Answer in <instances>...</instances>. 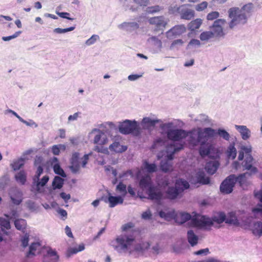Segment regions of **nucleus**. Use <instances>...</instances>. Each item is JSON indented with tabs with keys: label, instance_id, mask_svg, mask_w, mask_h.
I'll use <instances>...</instances> for the list:
<instances>
[{
	"label": "nucleus",
	"instance_id": "7ed1b4c3",
	"mask_svg": "<svg viewBox=\"0 0 262 262\" xmlns=\"http://www.w3.org/2000/svg\"><path fill=\"white\" fill-rule=\"evenodd\" d=\"M226 216L225 214L221 212L214 215L212 219L205 215L196 214L191 219L190 222L193 227H204L212 226L213 222L221 224L224 221L226 222Z\"/></svg>",
	"mask_w": 262,
	"mask_h": 262
},
{
	"label": "nucleus",
	"instance_id": "bf43d9fd",
	"mask_svg": "<svg viewBox=\"0 0 262 262\" xmlns=\"http://www.w3.org/2000/svg\"><path fill=\"white\" fill-rule=\"evenodd\" d=\"M220 16V14L217 11H212L209 13L207 15V19L208 20H212L217 18Z\"/></svg>",
	"mask_w": 262,
	"mask_h": 262
},
{
	"label": "nucleus",
	"instance_id": "2f4dec72",
	"mask_svg": "<svg viewBox=\"0 0 262 262\" xmlns=\"http://www.w3.org/2000/svg\"><path fill=\"white\" fill-rule=\"evenodd\" d=\"M226 223L237 225H238L239 222L235 215V213L234 212H229L226 216Z\"/></svg>",
	"mask_w": 262,
	"mask_h": 262
},
{
	"label": "nucleus",
	"instance_id": "a18cd8bd",
	"mask_svg": "<svg viewBox=\"0 0 262 262\" xmlns=\"http://www.w3.org/2000/svg\"><path fill=\"white\" fill-rule=\"evenodd\" d=\"M210 151V148L209 146H207L204 145V144H202L199 149L200 155L202 157H204L206 156H207L209 154Z\"/></svg>",
	"mask_w": 262,
	"mask_h": 262
},
{
	"label": "nucleus",
	"instance_id": "aec40b11",
	"mask_svg": "<svg viewBox=\"0 0 262 262\" xmlns=\"http://www.w3.org/2000/svg\"><path fill=\"white\" fill-rule=\"evenodd\" d=\"M42 162V158L41 157L37 158L34 162V165L37 166V170L35 175L33 177L34 181H38L39 180L40 175L43 172L42 165L41 164Z\"/></svg>",
	"mask_w": 262,
	"mask_h": 262
},
{
	"label": "nucleus",
	"instance_id": "dca6fc26",
	"mask_svg": "<svg viewBox=\"0 0 262 262\" xmlns=\"http://www.w3.org/2000/svg\"><path fill=\"white\" fill-rule=\"evenodd\" d=\"M139 185L140 188L143 190H147V191L149 188L153 186L150 177L149 176L142 177L139 181Z\"/></svg>",
	"mask_w": 262,
	"mask_h": 262
},
{
	"label": "nucleus",
	"instance_id": "ea45409f",
	"mask_svg": "<svg viewBox=\"0 0 262 262\" xmlns=\"http://www.w3.org/2000/svg\"><path fill=\"white\" fill-rule=\"evenodd\" d=\"M25 164L24 159L23 158H20L17 160L13 161V162L11 164V167L14 170H17L19 169L21 167H22Z\"/></svg>",
	"mask_w": 262,
	"mask_h": 262
},
{
	"label": "nucleus",
	"instance_id": "1a4fd4ad",
	"mask_svg": "<svg viewBox=\"0 0 262 262\" xmlns=\"http://www.w3.org/2000/svg\"><path fill=\"white\" fill-rule=\"evenodd\" d=\"M107 141L108 139L103 133H101L96 135L94 139V143L97 144V145L95 147L94 150L103 154L108 152L107 149L102 146L106 144Z\"/></svg>",
	"mask_w": 262,
	"mask_h": 262
},
{
	"label": "nucleus",
	"instance_id": "a878e982",
	"mask_svg": "<svg viewBox=\"0 0 262 262\" xmlns=\"http://www.w3.org/2000/svg\"><path fill=\"white\" fill-rule=\"evenodd\" d=\"M235 128L240 133L243 140H246L250 137V130L244 125H235Z\"/></svg>",
	"mask_w": 262,
	"mask_h": 262
},
{
	"label": "nucleus",
	"instance_id": "4d7b16f0",
	"mask_svg": "<svg viewBox=\"0 0 262 262\" xmlns=\"http://www.w3.org/2000/svg\"><path fill=\"white\" fill-rule=\"evenodd\" d=\"M208 5V3L206 1H204L196 5L195 7V9L197 11H202L207 8Z\"/></svg>",
	"mask_w": 262,
	"mask_h": 262
},
{
	"label": "nucleus",
	"instance_id": "f03ea898",
	"mask_svg": "<svg viewBox=\"0 0 262 262\" xmlns=\"http://www.w3.org/2000/svg\"><path fill=\"white\" fill-rule=\"evenodd\" d=\"M253 9V4L249 3L244 5L241 10L233 7L228 10L229 17L232 19L229 23L231 29L238 24H244L247 22V16L249 15Z\"/></svg>",
	"mask_w": 262,
	"mask_h": 262
},
{
	"label": "nucleus",
	"instance_id": "69168bd1",
	"mask_svg": "<svg viewBox=\"0 0 262 262\" xmlns=\"http://www.w3.org/2000/svg\"><path fill=\"white\" fill-rule=\"evenodd\" d=\"M21 33V31H17V32H16L14 34H13L12 35H11V36H4L2 37V39L4 40V41H9L12 39H14L17 37H18L20 34Z\"/></svg>",
	"mask_w": 262,
	"mask_h": 262
},
{
	"label": "nucleus",
	"instance_id": "774afa93",
	"mask_svg": "<svg viewBox=\"0 0 262 262\" xmlns=\"http://www.w3.org/2000/svg\"><path fill=\"white\" fill-rule=\"evenodd\" d=\"M160 10V8L159 6L149 7L147 8V12L150 13L159 12Z\"/></svg>",
	"mask_w": 262,
	"mask_h": 262
},
{
	"label": "nucleus",
	"instance_id": "6e6d98bb",
	"mask_svg": "<svg viewBox=\"0 0 262 262\" xmlns=\"http://www.w3.org/2000/svg\"><path fill=\"white\" fill-rule=\"evenodd\" d=\"M248 174V172H245L242 174H240L237 177L235 176L236 182H237L240 186H242L245 182L246 176Z\"/></svg>",
	"mask_w": 262,
	"mask_h": 262
},
{
	"label": "nucleus",
	"instance_id": "79ce46f5",
	"mask_svg": "<svg viewBox=\"0 0 262 262\" xmlns=\"http://www.w3.org/2000/svg\"><path fill=\"white\" fill-rule=\"evenodd\" d=\"M160 168L162 171L167 172L172 170V165L168 161H162L160 164Z\"/></svg>",
	"mask_w": 262,
	"mask_h": 262
},
{
	"label": "nucleus",
	"instance_id": "603ef678",
	"mask_svg": "<svg viewBox=\"0 0 262 262\" xmlns=\"http://www.w3.org/2000/svg\"><path fill=\"white\" fill-rule=\"evenodd\" d=\"M135 227V225L132 222H128L124 225H123L122 227V231L124 232H127L129 231H131L132 232L135 231V230L134 229Z\"/></svg>",
	"mask_w": 262,
	"mask_h": 262
},
{
	"label": "nucleus",
	"instance_id": "6e6552de",
	"mask_svg": "<svg viewBox=\"0 0 262 262\" xmlns=\"http://www.w3.org/2000/svg\"><path fill=\"white\" fill-rule=\"evenodd\" d=\"M188 136L187 131L182 129H170L167 132V138L173 141H180Z\"/></svg>",
	"mask_w": 262,
	"mask_h": 262
},
{
	"label": "nucleus",
	"instance_id": "e433bc0d",
	"mask_svg": "<svg viewBox=\"0 0 262 262\" xmlns=\"http://www.w3.org/2000/svg\"><path fill=\"white\" fill-rule=\"evenodd\" d=\"M16 181L24 185L26 182L27 176L24 170H21L18 172L15 176Z\"/></svg>",
	"mask_w": 262,
	"mask_h": 262
},
{
	"label": "nucleus",
	"instance_id": "f3484780",
	"mask_svg": "<svg viewBox=\"0 0 262 262\" xmlns=\"http://www.w3.org/2000/svg\"><path fill=\"white\" fill-rule=\"evenodd\" d=\"M183 145L180 144L179 147H176L174 144L168 145L166 147L167 158L168 160H172L175 153L182 149Z\"/></svg>",
	"mask_w": 262,
	"mask_h": 262
},
{
	"label": "nucleus",
	"instance_id": "f8f14e48",
	"mask_svg": "<svg viewBox=\"0 0 262 262\" xmlns=\"http://www.w3.org/2000/svg\"><path fill=\"white\" fill-rule=\"evenodd\" d=\"M147 193L148 195L149 198L151 200L160 201L164 198L162 192L157 186H153L152 187L149 188L147 191Z\"/></svg>",
	"mask_w": 262,
	"mask_h": 262
},
{
	"label": "nucleus",
	"instance_id": "393cba45",
	"mask_svg": "<svg viewBox=\"0 0 262 262\" xmlns=\"http://www.w3.org/2000/svg\"><path fill=\"white\" fill-rule=\"evenodd\" d=\"M251 231L256 236L259 237L262 236V222L260 221L254 222L251 227Z\"/></svg>",
	"mask_w": 262,
	"mask_h": 262
},
{
	"label": "nucleus",
	"instance_id": "58836bf2",
	"mask_svg": "<svg viewBox=\"0 0 262 262\" xmlns=\"http://www.w3.org/2000/svg\"><path fill=\"white\" fill-rule=\"evenodd\" d=\"M144 168L149 173L154 172L157 171V167L155 164H150L145 161L143 163Z\"/></svg>",
	"mask_w": 262,
	"mask_h": 262
},
{
	"label": "nucleus",
	"instance_id": "473e14b6",
	"mask_svg": "<svg viewBox=\"0 0 262 262\" xmlns=\"http://www.w3.org/2000/svg\"><path fill=\"white\" fill-rule=\"evenodd\" d=\"M187 238L189 243L192 246H194L196 245L198 241V236L194 233L193 231L191 230L187 232Z\"/></svg>",
	"mask_w": 262,
	"mask_h": 262
},
{
	"label": "nucleus",
	"instance_id": "680f3d73",
	"mask_svg": "<svg viewBox=\"0 0 262 262\" xmlns=\"http://www.w3.org/2000/svg\"><path fill=\"white\" fill-rule=\"evenodd\" d=\"M9 179L6 176L0 178V189H3L8 184Z\"/></svg>",
	"mask_w": 262,
	"mask_h": 262
},
{
	"label": "nucleus",
	"instance_id": "c85d7f7f",
	"mask_svg": "<svg viewBox=\"0 0 262 262\" xmlns=\"http://www.w3.org/2000/svg\"><path fill=\"white\" fill-rule=\"evenodd\" d=\"M197 181L199 183L202 184H208L210 182L209 177H206L204 171H200L196 173Z\"/></svg>",
	"mask_w": 262,
	"mask_h": 262
},
{
	"label": "nucleus",
	"instance_id": "2eb2a0df",
	"mask_svg": "<svg viewBox=\"0 0 262 262\" xmlns=\"http://www.w3.org/2000/svg\"><path fill=\"white\" fill-rule=\"evenodd\" d=\"M149 23L151 25H155L157 30L163 29L167 24L163 16H157L150 18L149 19Z\"/></svg>",
	"mask_w": 262,
	"mask_h": 262
},
{
	"label": "nucleus",
	"instance_id": "052dcab7",
	"mask_svg": "<svg viewBox=\"0 0 262 262\" xmlns=\"http://www.w3.org/2000/svg\"><path fill=\"white\" fill-rule=\"evenodd\" d=\"M49 180V176H43L42 179H41L40 181H36L37 182V187L39 188V186H44L48 182Z\"/></svg>",
	"mask_w": 262,
	"mask_h": 262
},
{
	"label": "nucleus",
	"instance_id": "13d9d810",
	"mask_svg": "<svg viewBox=\"0 0 262 262\" xmlns=\"http://www.w3.org/2000/svg\"><path fill=\"white\" fill-rule=\"evenodd\" d=\"M74 29H75V27H71L66 28V29H61V28H58L55 29L54 30V32L56 33L61 34V33H66V32H68L69 31H73L74 30Z\"/></svg>",
	"mask_w": 262,
	"mask_h": 262
},
{
	"label": "nucleus",
	"instance_id": "864d4df0",
	"mask_svg": "<svg viewBox=\"0 0 262 262\" xmlns=\"http://www.w3.org/2000/svg\"><path fill=\"white\" fill-rule=\"evenodd\" d=\"M116 190L124 196L127 194L126 186L122 182H120L118 184L116 187Z\"/></svg>",
	"mask_w": 262,
	"mask_h": 262
},
{
	"label": "nucleus",
	"instance_id": "c03bdc74",
	"mask_svg": "<svg viewBox=\"0 0 262 262\" xmlns=\"http://www.w3.org/2000/svg\"><path fill=\"white\" fill-rule=\"evenodd\" d=\"M53 170L56 174H58L63 178L66 177V174L64 172L62 168L60 167L59 163H56L54 165Z\"/></svg>",
	"mask_w": 262,
	"mask_h": 262
},
{
	"label": "nucleus",
	"instance_id": "a211bd4d",
	"mask_svg": "<svg viewBox=\"0 0 262 262\" xmlns=\"http://www.w3.org/2000/svg\"><path fill=\"white\" fill-rule=\"evenodd\" d=\"M10 198L12 202L14 204L19 205L22 202V193L16 189H14L11 190Z\"/></svg>",
	"mask_w": 262,
	"mask_h": 262
},
{
	"label": "nucleus",
	"instance_id": "20e7f679",
	"mask_svg": "<svg viewBox=\"0 0 262 262\" xmlns=\"http://www.w3.org/2000/svg\"><path fill=\"white\" fill-rule=\"evenodd\" d=\"M189 187V183L182 179L176 180L174 187H169L165 192V199L171 200L177 199L182 192Z\"/></svg>",
	"mask_w": 262,
	"mask_h": 262
},
{
	"label": "nucleus",
	"instance_id": "39448f33",
	"mask_svg": "<svg viewBox=\"0 0 262 262\" xmlns=\"http://www.w3.org/2000/svg\"><path fill=\"white\" fill-rule=\"evenodd\" d=\"M90 154H86L79 161V154L78 152H74L72 154L71 159L70 169L73 173H76L78 172L80 168V163H81L82 167H85L88 162L89 159V155Z\"/></svg>",
	"mask_w": 262,
	"mask_h": 262
},
{
	"label": "nucleus",
	"instance_id": "9b49d317",
	"mask_svg": "<svg viewBox=\"0 0 262 262\" xmlns=\"http://www.w3.org/2000/svg\"><path fill=\"white\" fill-rule=\"evenodd\" d=\"M187 6L189 5H182L177 8V11L180 14L182 19L190 20L194 17L195 12L193 10L187 8Z\"/></svg>",
	"mask_w": 262,
	"mask_h": 262
},
{
	"label": "nucleus",
	"instance_id": "0eeeda50",
	"mask_svg": "<svg viewBox=\"0 0 262 262\" xmlns=\"http://www.w3.org/2000/svg\"><path fill=\"white\" fill-rule=\"evenodd\" d=\"M119 132L125 135L129 134L138 130V124L136 121L126 120L119 125Z\"/></svg>",
	"mask_w": 262,
	"mask_h": 262
},
{
	"label": "nucleus",
	"instance_id": "72a5a7b5",
	"mask_svg": "<svg viewBox=\"0 0 262 262\" xmlns=\"http://www.w3.org/2000/svg\"><path fill=\"white\" fill-rule=\"evenodd\" d=\"M14 225L17 230L24 233L27 226V222L25 220L17 219L14 221Z\"/></svg>",
	"mask_w": 262,
	"mask_h": 262
},
{
	"label": "nucleus",
	"instance_id": "423d86ee",
	"mask_svg": "<svg viewBox=\"0 0 262 262\" xmlns=\"http://www.w3.org/2000/svg\"><path fill=\"white\" fill-rule=\"evenodd\" d=\"M236 183L235 175L230 174L227 177L220 185V191L224 194H229L233 191Z\"/></svg>",
	"mask_w": 262,
	"mask_h": 262
},
{
	"label": "nucleus",
	"instance_id": "b1692460",
	"mask_svg": "<svg viewBox=\"0 0 262 262\" xmlns=\"http://www.w3.org/2000/svg\"><path fill=\"white\" fill-rule=\"evenodd\" d=\"M187 132L188 133V136L189 137L188 140L189 143L193 146L198 145L200 142L197 134V130L193 129Z\"/></svg>",
	"mask_w": 262,
	"mask_h": 262
},
{
	"label": "nucleus",
	"instance_id": "a19ab883",
	"mask_svg": "<svg viewBox=\"0 0 262 262\" xmlns=\"http://www.w3.org/2000/svg\"><path fill=\"white\" fill-rule=\"evenodd\" d=\"M150 247V244L148 242H142L137 244L135 247V250L137 252H143L147 249Z\"/></svg>",
	"mask_w": 262,
	"mask_h": 262
},
{
	"label": "nucleus",
	"instance_id": "8fccbe9b",
	"mask_svg": "<svg viewBox=\"0 0 262 262\" xmlns=\"http://www.w3.org/2000/svg\"><path fill=\"white\" fill-rule=\"evenodd\" d=\"M84 249V245L82 244L78 246V248H71L68 250V253L70 255L76 254L78 252L83 251Z\"/></svg>",
	"mask_w": 262,
	"mask_h": 262
},
{
	"label": "nucleus",
	"instance_id": "f257e3e1",
	"mask_svg": "<svg viewBox=\"0 0 262 262\" xmlns=\"http://www.w3.org/2000/svg\"><path fill=\"white\" fill-rule=\"evenodd\" d=\"M252 151L251 148L242 146L241 150L239 151L238 160L239 161H243L242 164L238 161H234L232 163V167L235 170L239 169L241 165L242 166L243 170H247L249 171L248 172L249 176H251L257 172V168L254 166L253 162L254 159L252 156L251 153Z\"/></svg>",
	"mask_w": 262,
	"mask_h": 262
},
{
	"label": "nucleus",
	"instance_id": "0e129e2a",
	"mask_svg": "<svg viewBox=\"0 0 262 262\" xmlns=\"http://www.w3.org/2000/svg\"><path fill=\"white\" fill-rule=\"evenodd\" d=\"M21 239V246L24 248H26L28 245L29 234L28 233H26Z\"/></svg>",
	"mask_w": 262,
	"mask_h": 262
},
{
	"label": "nucleus",
	"instance_id": "412c9836",
	"mask_svg": "<svg viewBox=\"0 0 262 262\" xmlns=\"http://www.w3.org/2000/svg\"><path fill=\"white\" fill-rule=\"evenodd\" d=\"M41 244L39 242L33 243L29 247V251L26 254V257H29L30 256H34L36 253H40Z\"/></svg>",
	"mask_w": 262,
	"mask_h": 262
},
{
	"label": "nucleus",
	"instance_id": "09e8293b",
	"mask_svg": "<svg viewBox=\"0 0 262 262\" xmlns=\"http://www.w3.org/2000/svg\"><path fill=\"white\" fill-rule=\"evenodd\" d=\"M213 36V33L211 31H205L202 32L200 36V38L202 41L208 40Z\"/></svg>",
	"mask_w": 262,
	"mask_h": 262
},
{
	"label": "nucleus",
	"instance_id": "338daca9",
	"mask_svg": "<svg viewBox=\"0 0 262 262\" xmlns=\"http://www.w3.org/2000/svg\"><path fill=\"white\" fill-rule=\"evenodd\" d=\"M164 144V140L163 139H162L161 138H159L154 141L151 147V148L152 149H155L158 145H162Z\"/></svg>",
	"mask_w": 262,
	"mask_h": 262
},
{
	"label": "nucleus",
	"instance_id": "c756f323",
	"mask_svg": "<svg viewBox=\"0 0 262 262\" xmlns=\"http://www.w3.org/2000/svg\"><path fill=\"white\" fill-rule=\"evenodd\" d=\"M110 149L116 152H122L127 149V147L120 145L119 142H115L110 146Z\"/></svg>",
	"mask_w": 262,
	"mask_h": 262
},
{
	"label": "nucleus",
	"instance_id": "4c0bfd02",
	"mask_svg": "<svg viewBox=\"0 0 262 262\" xmlns=\"http://www.w3.org/2000/svg\"><path fill=\"white\" fill-rule=\"evenodd\" d=\"M159 120H153L148 117L144 118L142 123L147 127H153L155 124L159 122Z\"/></svg>",
	"mask_w": 262,
	"mask_h": 262
},
{
	"label": "nucleus",
	"instance_id": "6ab92c4d",
	"mask_svg": "<svg viewBox=\"0 0 262 262\" xmlns=\"http://www.w3.org/2000/svg\"><path fill=\"white\" fill-rule=\"evenodd\" d=\"M191 219L189 213L186 212H176L175 222L179 224H182Z\"/></svg>",
	"mask_w": 262,
	"mask_h": 262
},
{
	"label": "nucleus",
	"instance_id": "e2e57ef3",
	"mask_svg": "<svg viewBox=\"0 0 262 262\" xmlns=\"http://www.w3.org/2000/svg\"><path fill=\"white\" fill-rule=\"evenodd\" d=\"M99 38V37L97 35H93L89 39H88L85 43L88 46H90L94 44L97 40Z\"/></svg>",
	"mask_w": 262,
	"mask_h": 262
},
{
	"label": "nucleus",
	"instance_id": "49530a36",
	"mask_svg": "<svg viewBox=\"0 0 262 262\" xmlns=\"http://www.w3.org/2000/svg\"><path fill=\"white\" fill-rule=\"evenodd\" d=\"M197 134L199 139V142L202 144H205L208 139L206 134H205L204 129H199L197 130Z\"/></svg>",
	"mask_w": 262,
	"mask_h": 262
},
{
	"label": "nucleus",
	"instance_id": "4be33fe9",
	"mask_svg": "<svg viewBox=\"0 0 262 262\" xmlns=\"http://www.w3.org/2000/svg\"><path fill=\"white\" fill-rule=\"evenodd\" d=\"M0 226L1 231L3 234L6 235H9L10 232L7 231L11 228V225L9 219H5L3 217H0Z\"/></svg>",
	"mask_w": 262,
	"mask_h": 262
},
{
	"label": "nucleus",
	"instance_id": "f704fd0d",
	"mask_svg": "<svg viewBox=\"0 0 262 262\" xmlns=\"http://www.w3.org/2000/svg\"><path fill=\"white\" fill-rule=\"evenodd\" d=\"M64 180L62 178L55 176L52 182V186L53 189H60L62 187Z\"/></svg>",
	"mask_w": 262,
	"mask_h": 262
},
{
	"label": "nucleus",
	"instance_id": "de8ad7c7",
	"mask_svg": "<svg viewBox=\"0 0 262 262\" xmlns=\"http://www.w3.org/2000/svg\"><path fill=\"white\" fill-rule=\"evenodd\" d=\"M133 171L131 169L127 170L126 171L123 172L119 176L120 178H122L123 180H128L129 178H133L134 177Z\"/></svg>",
	"mask_w": 262,
	"mask_h": 262
},
{
	"label": "nucleus",
	"instance_id": "c9c22d12",
	"mask_svg": "<svg viewBox=\"0 0 262 262\" xmlns=\"http://www.w3.org/2000/svg\"><path fill=\"white\" fill-rule=\"evenodd\" d=\"M202 24V20L201 18H196L192 20L188 24V28L191 31H194L199 29Z\"/></svg>",
	"mask_w": 262,
	"mask_h": 262
},
{
	"label": "nucleus",
	"instance_id": "5701e85b",
	"mask_svg": "<svg viewBox=\"0 0 262 262\" xmlns=\"http://www.w3.org/2000/svg\"><path fill=\"white\" fill-rule=\"evenodd\" d=\"M219 166V163L217 161H210L206 163L205 168L208 173L213 174L216 171Z\"/></svg>",
	"mask_w": 262,
	"mask_h": 262
},
{
	"label": "nucleus",
	"instance_id": "3c124183",
	"mask_svg": "<svg viewBox=\"0 0 262 262\" xmlns=\"http://www.w3.org/2000/svg\"><path fill=\"white\" fill-rule=\"evenodd\" d=\"M216 134H217L220 137H222L224 139L228 141L229 140L230 135L225 129L219 128V129H217Z\"/></svg>",
	"mask_w": 262,
	"mask_h": 262
},
{
	"label": "nucleus",
	"instance_id": "cd10ccee",
	"mask_svg": "<svg viewBox=\"0 0 262 262\" xmlns=\"http://www.w3.org/2000/svg\"><path fill=\"white\" fill-rule=\"evenodd\" d=\"M227 156L228 159H234L236 157L237 151L234 143L230 144L226 150Z\"/></svg>",
	"mask_w": 262,
	"mask_h": 262
},
{
	"label": "nucleus",
	"instance_id": "5fc2aeb1",
	"mask_svg": "<svg viewBox=\"0 0 262 262\" xmlns=\"http://www.w3.org/2000/svg\"><path fill=\"white\" fill-rule=\"evenodd\" d=\"M203 129L205 132V134H206L207 139H208L209 138L213 137L216 134L215 130L210 127L205 128Z\"/></svg>",
	"mask_w": 262,
	"mask_h": 262
},
{
	"label": "nucleus",
	"instance_id": "37998d69",
	"mask_svg": "<svg viewBox=\"0 0 262 262\" xmlns=\"http://www.w3.org/2000/svg\"><path fill=\"white\" fill-rule=\"evenodd\" d=\"M48 256H53V260H54V262H56L59 259V256L58 255L57 252L55 250L52 249L51 248H49L48 250L47 254L45 256V259Z\"/></svg>",
	"mask_w": 262,
	"mask_h": 262
},
{
	"label": "nucleus",
	"instance_id": "ddd939ff",
	"mask_svg": "<svg viewBox=\"0 0 262 262\" xmlns=\"http://www.w3.org/2000/svg\"><path fill=\"white\" fill-rule=\"evenodd\" d=\"M185 31L186 28L184 25H177L166 32V36L169 39H173L184 33Z\"/></svg>",
	"mask_w": 262,
	"mask_h": 262
},
{
	"label": "nucleus",
	"instance_id": "9d476101",
	"mask_svg": "<svg viewBox=\"0 0 262 262\" xmlns=\"http://www.w3.org/2000/svg\"><path fill=\"white\" fill-rule=\"evenodd\" d=\"M135 239V237L133 235H120L116 239L118 247L123 250H127L129 248L133 243Z\"/></svg>",
	"mask_w": 262,
	"mask_h": 262
},
{
	"label": "nucleus",
	"instance_id": "bb28decb",
	"mask_svg": "<svg viewBox=\"0 0 262 262\" xmlns=\"http://www.w3.org/2000/svg\"><path fill=\"white\" fill-rule=\"evenodd\" d=\"M108 201L109 202V206L113 208L119 204H122L123 199L120 196H114L110 194L108 198Z\"/></svg>",
	"mask_w": 262,
	"mask_h": 262
},
{
	"label": "nucleus",
	"instance_id": "7c9ffc66",
	"mask_svg": "<svg viewBox=\"0 0 262 262\" xmlns=\"http://www.w3.org/2000/svg\"><path fill=\"white\" fill-rule=\"evenodd\" d=\"M159 214L161 218H163L167 221H170L172 219L175 221L176 212L174 210L167 212L161 211L159 212Z\"/></svg>",
	"mask_w": 262,
	"mask_h": 262
},
{
	"label": "nucleus",
	"instance_id": "4468645a",
	"mask_svg": "<svg viewBox=\"0 0 262 262\" xmlns=\"http://www.w3.org/2000/svg\"><path fill=\"white\" fill-rule=\"evenodd\" d=\"M226 23L224 19H217L215 20L212 26L213 35L216 36H223L224 33L223 30V26Z\"/></svg>",
	"mask_w": 262,
	"mask_h": 262
}]
</instances>
